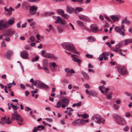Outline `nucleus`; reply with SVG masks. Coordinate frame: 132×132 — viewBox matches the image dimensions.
Listing matches in <instances>:
<instances>
[{
    "mask_svg": "<svg viewBox=\"0 0 132 132\" xmlns=\"http://www.w3.org/2000/svg\"><path fill=\"white\" fill-rule=\"evenodd\" d=\"M69 102V100L67 98H63L61 100V102L60 101H59L56 102L55 107L57 108H59L61 107L63 109H64L65 107L68 105Z\"/></svg>",
    "mask_w": 132,
    "mask_h": 132,
    "instance_id": "nucleus-1",
    "label": "nucleus"
},
{
    "mask_svg": "<svg viewBox=\"0 0 132 132\" xmlns=\"http://www.w3.org/2000/svg\"><path fill=\"white\" fill-rule=\"evenodd\" d=\"M14 113L15 114H11L12 118L14 119H16L17 123L19 125H24L23 120L22 118L21 117L20 115L18 114L17 112L16 111H14Z\"/></svg>",
    "mask_w": 132,
    "mask_h": 132,
    "instance_id": "nucleus-4",
    "label": "nucleus"
},
{
    "mask_svg": "<svg viewBox=\"0 0 132 132\" xmlns=\"http://www.w3.org/2000/svg\"><path fill=\"white\" fill-rule=\"evenodd\" d=\"M39 59V57L38 56H36L34 58L32 59L31 61L32 62H34L36 61H37Z\"/></svg>",
    "mask_w": 132,
    "mask_h": 132,
    "instance_id": "nucleus-40",
    "label": "nucleus"
},
{
    "mask_svg": "<svg viewBox=\"0 0 132 132\" xmlns=\"http://www.w3.org/2000/svg\"><path fill=\"white\" fill-rule=\"evenodd\" d=\"M81 74L83 75L85 78L87 79H88L89 76L84 71H82L81 72Z\"/></svg>",
    "mask_w": 132,
    "mask_h": 132,
    "instance_id": "nucleus-32",
    "label": "nucleus"
},
{
    "mask_svg": "<svg viewBox=\"0 0 132 132\" xmlns=\"http://www.w3.org/2000/svg\"><path fill=\"white\" fill-rule=\"evenodd\" d=\"M21 22H19L16 25V27L19 28H20L21 27L20 24Z\"/></svg>",
    "mask_w": 132,
    "mask_h": 132,
    "instance_id": "nucleus-58",
    "label": "nucleus"
},
{
    "mask_svg": "<svg viewBox=\"0 0 132 132\" xmlns=\"http://www.w3.org/2000/svg\"><path fill=\"white\" fill-rule=\"evenodd\" d=\"M118 70L119 73L122 75H125L126 74V68L124 66L118 68Z\"/></svg>",
    "mask_w": 132,
    "mask_h": 132,
    "instance_id": "nucleus-10",
    "label": "nucleus"
},
{
    "mask_svg": "<svg viewBox=\"0 0 132 132\" xmlns=\"http://www.w3.org/2000/svg\"><path fill=\"white\" fill-rule=\"evenodd\" d=\"M2 123L3 124H10L12 122L10 120L9 118H5L2 117L1 119Z\"/></svg>",
    "mask_w": 132,
    "mask_h": 132,
    "instance_id": "nucleus-12",
    "label": "nucleus"
},
{
    "mask_svg": "<svg viewBox=\"0 0 132 132\" xmlns=\"http://www.w3.org/2000/svg\"><path fill=\"white\" fill-rule=\"evenodd\" d=\"M10 106L14 110H16L18 109V107L15 105H13L12 104H10Z\"/></svg>",
    "mask_w": 132,
    "mask_h": 132,
    "instance_id": "nucleus-42",
    "label": "nucleus"
},
{
    "mask_svg": "<svg viewBox=\"0 0 132 132\" xmlns=\"http://www.w3.org/2000/svg\"><path fill=\"white\" fill-rule=\"evenodd\" d=\"M88 120H83L82 119H77L73 121L72 125L73 126H77L79 125L85 124L88 122Z\"/></svg>",
    "mask_w": 132,
    "mask_h": 132,
    "instance_id": "nucleus-5",
    "label": "nucleus"
},
{
    "mask_svg": "<svg viewBox=\"0 0 132 132\" xmlns=\"http://www.w3.org/2000/svg\"><path fill=\"white\" fill-rule=\"evenodd\" d=\"M29 6L27 2H24L22 4V8L25 10H26Z\"/></svg>",
    "mask_w": 132,
    "mask_h": 132,
    "instance_id": "nucleus-25",
    "label": "nucleus"
},
{
    "mask_svg": "<svg viewBox=\"0 0 132 132\" xmlns=\"http://www.w3.org/2000/svg\"><path fill=\"white\" fill-rule=\"evenodd\" d=\"M62 47L64 49L70 51L72 52L78 54L75 49L73 45L71 43H63L61 44Z\"/></svg>",
    "mask_w": 132,
    "mask_h": 132,
    "instance_id": "nucleus-2",
    "label": "nucleus"
},
{
    "mask_svg": "<svg viewBox=\"0 0 132 132\" xmlns=\"http://www.w3.org/2000/svg\"><path fill=\"white\" fill-rule=\"evenodd\" d=\"M57 29L59 33L62 32L64 31V29L63 28L59 27V26L57 27Z\"/></svg>",
    "mask_w": 132,
    "mask_h": 132,
    "instance_id": "nucleus-37",
    "label": "nucleus"
},
{
    "mask_svg": "<svg viewBox=\"0 0 132 132\" xmlns=\"http://www.w3.org/2000/svg\"><path fill=\"white\" fill-rule=\"evenodd\" d=\"M4 9L5 11L8 12L6 14L9 16H10L12 14V12L10 11L8 9H7L6 6L4 7Z\"/></svg>",
    "mask_w": 132,
    "mask_h": 132,
    "instance_id": "nucleus-35",
    "label": "nucleus"
},
{
    "mask_svg": "<svg viewBox=\"0 0 132 132\" xmlns=\"http://www.w3.org/2000/svg\"><path fill=\"white\" fill-rule=\"evenodd\" d=\"M40 82L41 81L39 80H36L35 81L34 84V85L35 86H37L38 88Z\"/></svg>",
    "mask_w": 132,
    "mask_h": 132,
    "instance_id": "nucleus-31",
    "label": "nucleus"
},
{
    "mask_svg": "<svg viewBox=\"0 0 132 132\" xmlns=\"http://www.w3.org/2000/svg\"><path fill=\"white\" fill-rule=\"evenodd\" d=\"M92 119L98 124H104L105 123V119L98 114H96L93 116L92 117Z\"/></svg>",
    "mask_w": 132,
    "mask_h": 132,
    "instance_id": "nucleus-3",
    "label": "nucleus"
},
{
    "mask_svg": "<svg viewBox=\"0 0 132 132\" xmlns=\"http://www.w3.org/2000/svg\"><path fill=\"white\" fill-rule=\"evenodd\" d=\"M13 53L11 51H7L5 54V57L7 59H10L11 56L13 55Z\"/></svg>",
    "mask_w": 132,
    "mask_h": 132,
    "instance_id": "nucleus-15",
    "label": "nucleus"
},
{
    "mask_svg": "<svg viewBox=\"0 0 132 132\" xmlns=\"http://www.w3.org/2000/svg\"><path fill=\"white\" fill-rule=\"evenodd\" d=\"M30 39L31 42H34L35 41V38L33 36H31Z\"/></svg>",
    "mask_w": 132,
    "mask_h": 132,
    "instance_id": "nucleus-50",
    "label": "nucleus"
},
{
    "mask_svg": "<svg viewBox=\"0 0 132 132\" xmlns=\"http://www.w3.org/2000/svg\"><path fill=\"white\" fill-rule=\"evenodd\" d=\"M112 93H109L108 94L106 95L107 98L108 99H110L112 97Z\"/></svg>",
    "mask_w": 132,
    "mask_h": 132,
    "instance_id": "nucleus-41",
    "label": "nucleus"
},
{
    "mask_svg": "<svg viewBox=\"0 0 132 132\" xmlns=\"http://www.w3.org/2000/svg\"><path fill=\"white\" fill-rule=\"evenodd\" d=\"M91 29L93 30L96 31L98 30V27L96 25L93 24L91 26Z\"/></svg>",
    "mask_w": 132,
    "mask_h": 132,
    "instance_id": "nucleus-28",
    "label": "nucleus"
},
{
    "mask_svg": "<svg viewBox=\"0 0 132 132\" xmlns=\"http://www.w3.org/2000/svg\"><path fill=\"white\" fill-rule=\"evenodd\" d=\"M113 107L116 110H118L119 108V106L116 104H114L113 105Z\"/></svg>",
    "mask_w": 132,
    "mask_h": 132,
    "instance_id": "nucleus-44",
    "label": "nucleus"
},
{
    "mask_svg": "<svg viewBox=\"0 0 132 132\" xmlns=\"http://www.w3.org/2000/svg\"><path fill=\"white\" fill-rule=\"evenodd\" d=\"M61 16L65 19H67L69 17V15L67 14H62Z\"/></svg>",
    "mask_w": 132,
    "mask_h": 132,
    "instance_id": "nucleus-43",
    "label": "nucleus"
},
{
    "mask_svg": "<svg viewBox=\"0 0 132 132\" xmlns=\"http://www.w3.org/2000/svg\"><path fill=\"white\" fill-rule=\"evenodd\" d=\"M81 102H79L77 103L73 104L72 105V106L73 107H75L76 106L79 107L81 105Z\"/></svg>",
    "mask_w": 132,
    "mask_h": 132,
    "instance_id": "nucleus-36",
    "label": "nucleus"
},
{
    "mask_svg": "<svg viewBox=\"0 0 132 132\" xmlns=\"http://www.w3.org/2000/svg\"><path fill=\"white\" fill-rule=\"evenodd\" d=\"M15 32L14 30H7L4 32L3 35L5 37H10Z\"/></svg>",
    "mask_w": 132,
    "mask_h": 132,
    "instance_id": "nucleus-8",
    "label": "nucleus"
},
{
    "mask_svg": "<svg viewBox=\"0 0 132 132\" xmlns=\"http://www.w3.org/2000/svg\"><path fill=\"white\" fill-rule=\"evenodd\" d=\"M26 86H27L28 87H30L33 89H34V87L33 85H30L28 84H26Z\"/></svg>",
    "mask_w": 132,
    "mask_h": 132,
    "instance_id": "nucleus-54",
    "label": "nucleus"
},
{
    "mask_svg": "<svg viewBox=\"0 0 132 132\" xmlns=\"http://www.w3.org/2000/svg\"><path fill=\"white\" fill-rule=\"evenodd\" d=\"M47 61L46 60H44L43 61V64L44 65H46L47 64Z\"/></svg>",
    "mask_w": 132,
    "mask_h": 132,
    "instance_id": "nucleus-64",
    "label": "nucleus"
},
{
    "mask_svg": "<svg viewBox=\"0 0 132 132\" xmlns=\"http://www.w3.org/2000/svg\"><path fill=\"white\" fill-rule=\"evenodd\" d=\"M124 26L123 24L121 25V27L116 26L114 27L115 31L116 32L118 33L120 35L123 36L125 35V33L122 30V29H124Z\"/></svg>",
    "mask_w": 132,
    "mask_h": 132,
    "instance_id": "nucleus-7",
    "label": "nucleus"
},
{
    "mask_svg": "<svg viewBox=\"0 0 132 132\" xmlns=\"http://www.w3.org/2000/svg\"><path fill=\"white\" fill-rule=\"evenodd\" d=\"M65 71L68 73H69L70 71V70L68 68H66L65 69Z\"/></svg>",
    "mask_w": 132,
    "mask_h": 132,
    "instance_id": "nucleus-59",
    "label": "nucleus"
},
{
    "mask_svg": "<svg viewBox=\"0 0 132 132\" xmlns=\"http://www.w3.org/2000/svg\"><path fill=\"white\" fill-rule=\"evenodd\" d=\"M5 40L7 42H9L10 40V39L9 37H6L5 38Z\"/></svg>",
    "mask_w": 132,
    "mask_h": 132,
    "instance_id": "nucleus-62",
    "label": "nucleus"
},
{
    "mask_svg": "<svg viewBox=\"0 0 132 132\" xmlns=\"http://www.w3.org/2000/svg\"><path fill=\"white\" fill-rule=\"evenodd\" d=\"M78 56L76 55L72 54L71 55V57L72 58V61L74 62L77 63L79 65H80L81 63L82 62V60L79 59H78L77 57Z\"/></svg>",
    "mask_w": 132,
    "mask_h": 132,
    "instance_id": "nucleus-9",
    "label": "nucleus"
},
{
    "mask_svg": "<svg viewBox=\"0 0 132 132\" xmlns=\"http://www.w3.org/2000/svg\"><path fill=\"white\" fill-rule=\"evenodd\" d=\"M117 2H118L119 4H121L122 3H123L124 2V1H123L122 0H115Z\"/></svg>",
    "mask_w": 132,
    "mask_h": 132,
    "instance_id": "nucleus-52",
    "label": "nucleus"
},
{
    "mask_svg": "<svg viewBox=\"0 0 132 132\" xmlns=\"http://www.w3.org/2000/svg\"><path fill=\"white\" fill-rule=\"evenodd\" d=\"M41 53L42 55L44 56V55H45V54L46 53L45 52V51L42 50L41 51Z\"/></svg>",
    "mask_w": 132,
    "mask_h": 132,
    "instance_id": "nucleus-61",
    "label": "nucleus"
},
{
    "mask_svg": "<svg viewBox=\"0 0 132 132\" xmlns=\"http://www.w3.org/2000/svg\"><path fill=\"white\" fill-rule=\"evenodd\" d=\"M54 14V13L53 12H45L42 14V16L43 17H44L47 16H50Z\"/></svg>",
    "mask_w": 132,
    "mask_h": 132,
    "instance_id": "nucleus-21",
    "label": "nucleus"
},
{
    "mask_svg": "<svg viewBox=\"0 0 132 132\" xmlns=\"http://www.w3.org/2000/svg\"><path fill=\"white\" fill-rule=\"evenodd\" d=\"M118 118L120 119L121 121L117 122L119 124L123 125L125 124L126 123V120L123 118H121L120 116L118 117Z\"/></svg>",
    "mask_w": 132,
    "mask_h": 132,
    "instance_id": "nucleus-26",
    "label": "nucleus"
},
{
    "mask_svg": "<svg viewBox=\"0 0 132 132\" xmlns=\"http://www.w3.org/2000/svg\"><path fill=\"white\" fill-rule=\"evenodd\" d=\"M31 110V109L30 108L26 107V109H25V111L27 112H29Z\"/></svg>",
    "mask_w": 132,
    "mask_h": 132,
    "instance_id": "nucleus-60",
    "label": "nucleus"
},
{
    "mask_svg": "<svg viewBox=\"0 0 132 132\" xmlns=\"http://www.w3.org/2000/svg\"><path fill=\"white\" fill-rule=\"evenodd\" d=\"M125 45L131 43L132 42V39H127L125 40Z\"/></svg>",
    "mask_w": 132,
    "mask_h": 132,
    "instance_id": "nucleus-33",
    "label": "nucleus"
},
{
    "mask_svg": "<svg viewBox=\"0 0 132 132\" xmlns=\"http://www.w3.org/2000/svg\"><path fill=\"white\" fill-rule=\"evenodd\" d=\"M52 67H58V65H56V64L55 63V62H53L52 63Z\"/></svg>",
    "mask_w": 132,
    "mask_h": 132,
    "instance_id": "nucleus-53",
    "label": "nucleus"
},
{
    "mask_svg": "<svg viewBox=\"0 0 132 132\" xmlns=\"http://www.w3.org/2000/svg\"><path fill=\"white\" fill-rule=\"evenodd\" d=\"M3 21H0V30H2L4 29H6L8 27L7 24V23H3Z\"/></svg>",
    "mask_w": 132,
    "mask_h": 132,
    "instance_id": "nucleus-13",
    "label": "nucleus"
},
{
    "mask_svg": "<svg viewBox=\"0 0 132 132\" xmlns=\"http://www.w3.org/2000/svg\"><path fill=\"white\" fill-rule=\"evenodd\" d=\"M77 24L79 26L84 28L85 29H86V30L88 32H90L92 31V30L90 29L86 28L85 26L84 25L82 22L79 20H77Z\"/></svg>",
    "mask_w": 132,
    "mask_h": 132,
    "instance_id": "nucleus-17",
    "label": "nucleus"
},
{
    "mask_svg": "<svg viewBox=\"0 0 132 132\" xmlns=\"http://www.w3.org/2000/svg\"><path fill=\"white\" fill-rule=\"evenodd\" d=\"M67 11L69 13H71L72 12H74V10L73 8L69 6H67Z\"/></svg>",
    "mask_w": 132,
    "mask_h": 132,
    "instance_id": "nucleus-30",
    "label": "nucleus"
},
{
    "mask_svg": "<svg viewBox=\"0 0 132 132\" xmlns=\"http://www.w3.org/2000/svg\"><path fill=\"white\" fill-rule=\"evenodd\" d=\"M67 110L65 111V113H67L69 116H70L72 115V112L74 110L70 107H68L66 109Z\"/></svg>",
    "mask_w": 132,
    "mask_h": 132,
    "instance_id": "nucleus-16",
    "label": "nucleus"
},
{
    "mask_svg": "<svg viewBox=\"0 0 132 132\" xmlns=\"http://www.w3.org/2000/svg\"><path fill=\"white\" fill-rule=\"evenodd\" d=\"M102 54L104 56H108L109 55V53L106 52H104Z\"/></svg>",
    "mask_w": 132,
    "mask_h": 132,
    "instance_id": "nucleus-46",
    "label": "nucleus"
},
{
    "mask_svg": "<svg viewBox=\"0 0 132 132\" xmlns=\"http://www.w3.org/2000/svg\"><path fill=\"white\" fill-rule=\"evenodd\" d=\"M86 56L88 58H92L93 57L92 55L89 54H86Z\"/></svg>",
    "mask_w": 132,
    "mask_h": 132,
    "instance_id": "nucleus-49",
    "label": "nucleus"
},
{
    "mask_svg": "<svg viewBox=\"0 0 132 132\" xmlns=\"http://www.w3.org/2000/svg\"><path fill=\"white\" fill-rule=\"evenodd\" d=\"M38 88H44L45 89H48L49 88V86L43 83L42 81H41Z\"/></svg>",
    "mask_w": 132,
    "mask_h": 132,
    "instance_id": "nucleus-20",
    "label": "nucleus"
},
{
    "mask_svg": "<svg viewBox=\"0 0 132 132\" xmlns=\"http://www.w3.org/2000/svg\"><path fill=\"white\" fill-rule=\"evenodd\" d=\"M95 38L94 37L90 36L88 37V41L89 42H93L95 41Z\"/></svg>",
    "mask_w": 132,
    "mask_h": 132,
    "instance_id": "nucleus-34",
    "label": "nucleus"
},
{
    "mask_svg": "<svg viewBox=\"0 0 132 132\" xmlns=\"http://www.w3.org/2000/svg\"><path fill=\"white\" fill-rule=\"evenodd\" d=\"M131 22L130 21L128 20L126 18L123 19L121 21V24H123L125 23L127 25H129Z\"/></svg>",
    "mask_w": 132,
    "mask_h": 132,
    "instance_id": "nucleus-22",
    "label": "nucleus"
},
{
    "mask_svg": "<svg viewBox=\"0 0 132 132\" xmlns=\"http://www.w3.org/2000/svg\"><path fill=\"white\" fill-rule=\"evenodd\" d=\"M41 128L42 129H44V127L43 125H39L37 128H35L32 130L31 132H37L38 130L37 129H39V130H40L39 129Z\"/></svg>",
    "mask_w": 132,
    "mask_h": 132,
    "instance_id": "nucleus-23",
    "label": "nucleus"
},
{
    "mask_svg": "<svg viewBox=\"0 0 132 132\" xmlns=\"http://www.w3.org/2000/svg\"><path fill=\"white\" fill-rule=\"evenodd\" d=\"M86 93L88 95L90 96H96L97 95V93L94 91H91L89 92L87 89L86 90Z\"/></svg>",
    "mask_w": 132,
    "mask_h": 132,
    "instance_id": "nucleus-19",
    "label": "nucleus"
},
{
    "mask_svg": "<svg viewBox=\"0 0 132 132\" xmlns=\"http://www.w3.org/2000/svg\"><path fill=\"white\" fill-rule=\"evenodd\" d=\"M83 20L86 22H89L90 19L88 17L85 16Z\"/></svg>",
    "mask_w": 132,
    "mask_h": 132,
    "instance_id": "nucleus-39",
    "label": "nucleus"
},
{
    "mask_svg": "<svg viewBox=\"0 0 132 132\" xmlns=\"http://www.w3.org/2000/svg\"><path fill=\"white\" fill-rule=\"evenodd\" d=\"M57 20L55 22V23H58L59 22V21H60L61 17L58 16L57 17Z\"/></svg>",
    "mask_w": 132,
    "mask_h": 132,
    "instance_id": "nucleus-48",
    "label": "nucleus"
},
{
    "mask_svg": "<svg viewBox=\"0 0 132 132\" xmlns=\"http://www.w3.org/2000/svg\"><path fill=\"white\" fill-rule=\"evenodd\" d=\"M69 26L71 27L72 28L73 30L75 29V28L74 26L71 23H69Z\"/></svg>",
    "mask_w": 132,
    "mask_h": 132,
    "instance_id": "nucleus-63",
    "label": "nucleus"
},
{
    "mask_svg": "<svg viewBox=\"0 0 132 132\" xmlns=\"http://www.w3.org/2000/svg\"><path fill=\"white\" fill-rule=\"evenodd\" d=\"M33 20V19H28L27 20V21L29 23H30L31 22H32Z\"/></svg>",
    "mask_w": 132,
    "mask_h": 132,
    "instance_id": "nucleus-57",
    "label": "nucleus"
},
{
    "mask_svg": "<svg viewBox=\"0 0 132 132\" xmlns=\"http://www.w3.org/2000/svg\"><path fill=\"white\" fill-rule=\"evenodd\" d=\"M121 17V16L118 15H112L110 16V17L113 20V22L118 21L119 19Z\"/></svg>",
    "mask_w": 132,
    "mask_h": 132,
    "instance_id": "nucleus-14",
    "label": "nucleus"
},
{
    "mask_svg": "<svg viewBox=\"0 0 132 132\" xmlns=\"http://www.w3.org/2000/svg\"><path fill=\"white\" fill-rule=\"evenodd\" d=\"M57 13L59 14H63L64 13V11L61 9H59L57 11Z\"/></svg>",
    "mask_w": 132,
    "mask_h": 132,
    "instance_id": "nucleus-38",
    "label": "nucleus"
},
{
    "mask_svg": "<svg viewBox=\"0 0 132 132\" xmlns=\"http://www.w3.org/2000/svg\"><path fill=\"white\" fill-rule=\"evenodd\" d=\"M104 57L103 55L102 54V53L98 57V59L100 61H102L103 59V58Z\"/></svg>",
    "mask_w": 132,
    "mask_h": 132,
    "instance_id": "nucleus-45",
    "label": "nucleus"
},
{
    "mask_svg": "<svg viewBox=\"0 0 132 132\" xmlns=\"http://www.w3.org/2000/svg\"><path fill=\"white\" fill-rule=\"evenodd\" d=\"M44 56L49 59H54L55 57L54 55L53 54L47 53H46L45 55H44Z\"/></svg>",
    "mask_w": 132,
    "mask_h": 132,
    "instance_id": "nucleus-24",
    "label": "nucleus"
},
{
    "mask_svg": "<svg viewBox=\"0 0 132 132\" xmlns=\"http://www.w3.org/2000/svg\"><path fill=\"white\" fill-rule=\"evenodd\" d=\"M20 56L23 59H28L29 58L28 53L26 51H22L20 53Z\"/></svg>",
    "mask_w": 132,
    "mask_h": 132,
    "instance_id": "nucleus-11",
    "label": "nucleus"
},
{
    "mask_svg": "<svg viewBox=\"0 0 132 132\" xmlns=\"http://www.w3.org/2000/svg\"><path fill=\"white\" fill-rule=\"evenodd\" d=\"M125 43V42L123 40L119 42V43L121 45V46H122L124 45V43Z\"/></svg>",
    "mask_w": 132,
    "mask_h": 132,
    "instance_id": "nucleus-51",
    "label": "nucleus"
},
{
    "mask_svg": "<svg viewBox=\"0 0 132 132\" xmlns=\"http://www.w3.org/2000/svg\"><path fill=\"white\" fill-rule=\"evenodd\" d=\"M29 14L30 15H33L36 14L37 10L38 8L36 5L29 6Z\"/></svg>",
    "mask_w": 132,
    "mask_h": 132,
    "instance_id": "nucleus-6",
    "label": "nucleus"
},
{
    "mask_svg": "<svg viewBox=\"0 0 132 132\" xmlns=\"http://www.w3.org/2000/svg\"><path fill=\"white\" fill-rule=\"evenodd\" d=\"M60 22L61 25H63L62 27L63 28H66L68 27V25L67 24L66 21L64 19L61 18Z\"/></svg>",
    "mask_w": 132,
    "mask_h": 132,
    "instance_id": "nucleus-18",
    "label": "nucleus"
},
{
    "mask_svg": "<svg viewBox=\"0 0 132 132\" xmlns=\"http://www.w3.org/2000/svg\"><path fill=\"white\" fill-rule=\"evenodd\" d=\"M83 10V9L81 7H77L74 10V12L75 13L77 14L78 11L79 12H80L82 11Z\"/></svg>",
    "mask_w": 132,
    "mask_h": 132,
    "instance_id": "nucleus-27",
    "label": "nucleus"
},
{
    "mask_svg": "<svg viewBox=\"0 0 132 132\" xmlns=\"http://www.w3.org/2000/svg\"><path fill=\"white\" fill-rule=\"evenodd\" d=\"M85 16L84 15H78V16L79 18L80 19L83 20Z\"/></svg>",
    "mask_w": 132,
    "mask_h": 132,
    "instance_id": "nucleus-47",
    "label": "nucleus"
},
{
    "mask_svg": "<svg viewBox=\"0 0 132 132\" xmlns=\"http://www.w3.org/2000/svg\"><path fill=\"white\" fill-rule=\"evenodd\" d=\"M14 18H12L8 20L7 22V23L10 25H12L14 23Z\"/></svg>",
    "mask_w": 132,
    "mask_h": 132,
    "instance_id": "nucleus-29",
    "label": "nucleus"
},
{
    "mask_svg": "<svg viewBox=\"0 0 132 132\" xmlns=\"http://www.w3.org/2000/svg\"><path fill=\"white\" fill-rule=\"evenodd\" d=\"M125 115L126 117H129L130 116L131 114L129 112H127L125 113Z\"/></svg>",
    "mask_w": 132,
    "mask_h": 132,
    "instance_id": "nucleus-55",
    "label": "nucleus"
},
{
    "mask_svg": "<svg viewBox=\"0 0 132 132\" xmlns=\"http://www.w3.org/2000/svg\"><path fill=\"white\" fill-rule=\"evenodd\" d=\"M43 69H44L45 70L46 73H49V70L47 68H43Z\"/></svg>",
    "mask_w": 132,
    "mask_h": 132,
    "instance_id": "nucleus-56",
    "label": "nucleus"
}]
</instances>
